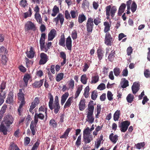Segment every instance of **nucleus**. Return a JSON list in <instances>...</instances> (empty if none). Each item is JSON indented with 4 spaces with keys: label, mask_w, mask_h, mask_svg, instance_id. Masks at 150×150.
I'll return each instance as SVG.
<instances>
[{
    "label": "nucleus",
    "mask_w": 150,
    "mask_h": 150,
    "mask_svg": "<svg viewBox=\"0 0 150 150\" xmlns=\"http://www.w3.org/2000/svg\"><path fill=\"white\" fill-rule=\"evenodd\" d=\"M30 75L28 74H25L23 79V80L20 81L19 82V87L22 88L23 90L27 86L29 80L31 78Z\"/></svg>",
    "instance_id": "1"
},
{
    "label": "nucleus",
    "mask_w": 150,
    "mask_h": 150,
    "mask_svg": "<svg viewBox=\"0 0 150 150\" xmlns=\"http://www.w3.org/2000/svg\"><path fill=\"white\" fill-rule=\"evenodd\" d=\"M94 26L93 18L91 17L88 18L86 24V32L88 35H90L92 32Z\"/></svg>",
    "instance_id": "2"
},
{
    "label": "nucleus",
    "mask_w": 150,
    "mask_h": 150,
    "mask_svg": "<svg viewBox=\"0 0 150 150\" xmlns=\"http://www.w3.org/2000/svg\"><path fill=\"white\" fill-rule=\"evenodd\" d=\"M13 120L12 116L8 114L5 116L3 122L7 127H9L12 124Z\"/></svg>",
    "instance_id": "3"
},
{
    "label": "nucleus",
    "mask_w": 150,
    "mask_h": 150,
    "mask_svg": "<svg viewBox=\"0 0 150 150\" xmlns=\"http://www.w3.org/2000/svg\"><path fill=\"white\" fill-rule=\"evenodd\" d=\"M130 122L128 120H126L122 122L119 127H120V130L122 132H125L127 130L128 127L130 125Z\"/></svg>",
    "instance_id": "4"
},
{
    "label": "nucleus",
    "mask_w": 150,
    "mask_h": 150,
    "mask_svg": "<svg viewBox=\"0 0 150 150\" xmlns=\"http://www.w3.org/2000/svg\"><path fill=\"white\" fill-rule=\"evenodd\" d=\"M36 27L35 25L31 21L27 22L25 25V31L32 30L35 31L36 30Z\"/></svg>",
    "instance_id": "5"
},
{
    "label": "nucleus",
    "mask_w": 150,
    "mask_h": 150,
    "mask_svg": "<svg viewBox=\"0 0 150 150\" xmlns=\"http://www.w3.org/2000/svg\"><path fill=\"white\" fill-rule=\"evenodd\" d=\"M113 38L109 33H106L105 38L104 42L108 46H111L113 42Z\"/></svg>",
    "instance_id": "6"
},
{
    "label": "nucleus",
    "mask_w": 150,
    "mask_h": 150,
    "mask_svg": "<svg viewBox=\"0 0 150 150\" xmlns=\"http://www.w3.org/2000/svg\"><path fill=\"white\" fill-rule=\"evenodd\" d=\"M38 122V119L35 118L33 120H32L31 122L30 126V128L33 135L35 134L36 132L37 131L36 125Z\"/></svg>",
    "instance_id": "7"
},
{
    "label": "nucleus",
    "mask_w": 150,
    "mask_h": 150,
    "mask_svg": "<svg viewBox=\"0 0 150 150\" xmlns=\"http://www.w3.org/2000/svg\"><path fill=\"white\" fill-rule=\"evenodd\" d=\"M13 90L10 91L8 95L6 102L7 103L11 104L14 102V95Z\"/></svg>",
    "instance_id": "8"
},
{
    "label": "nucleus",
    "mask_w": 150,
    "mask_h": 150,
    "mask_svg": "<svg viewBox=\"0 0 150 150\" xmlns=\"http://www.w3.org/2000/svg\"><path fill=\"white\" fill-rule=\"evenodd\" d=\"M40 60L39 64L40 65L45 64L48 59V57L46 54L44 53H41L40 55Z\"/></svg>",
    "instance_id": "9"
},
{
    "label": "nucleus",
    "mask_w": 150,
    "mask_h": 150,
    "mask_svg": "<svg viewBox=\"0 0 150 150\" xmlns=\"http://www.w3.org/2000/svg\"><path fill=\"white\" fill-rule=\"evenodd\" d=\"M49 106L51 110H54V112L56 114L59 112L60 109V106L59 104L53 103Z\"/></svg>",
    "instance_id": "10"
},
{
    "label": "nucleus",
    "mask_w": 150,
    "mask_h": 150,
    "mask_svg": "<svg viewBox=\"0 0 150 150\" xmlns=\"http://www.w3.org/2000/svg\"><path fill=\"white\" fill-rule=\"evenodd\" d=\"M94 108V102L92 100H91L88 105L87 109L88 111L87 115H93Z\"/></svg>",
    "instance_id": "11"
},
{
    "label": "nucleus",
    "mask_w": 150,
    "mask_h": 150,
    "mask_svg": "<svg viewBox=\"0 0 150 150\" xmlns=\"http://www.w3.org/2000/svg\"><path fill=\"white\" fill-rule=\"evenodd\" d=\"M25 95L23 92L22 89H19V92L17 93V96L18 100L21 101L20 103L25 104Z\"/></svg>",
    "instance_id": "12"
},
{
    "label": "nucleus",
    "mask_w": 150,
    "mask_h": 150,
    "mask_svg": "<svg viewBox=\"0 0 150 150\" xmlns=\"http://www.w3.org/2000/svg\"><path fill=\"white\" fill-rule=\"evenodd\" d=\"M46 36V34L45 33H42L41 34L40 40V48L41 50H43L44 48H45Z\"/></svg>",
    "instance_id": "13"
},
{
    "label": "nucleus",
    "mask_w": 150,
    "mask_h": 150,
    "mask_svg": "<svg viewBox=\"0 0 150 150\" xmlns=\"http://www.w3.org/2000/svg\"><path fill=\"white\" fill-rule=\"evenodd\" d=\"M57 34L56 31L54 29H52L48 34V40L52 41L55 37Z\"/></svg>",
    "instance_id": "14"
},
{
    "label": "nucleus",
    "mask_w": 150,
    "mask_h": 150,
    "mask_svg": "<svg viewBox=\"0 0 150 150\" xmlns=\"http://www.w3.org/2000/svg\"><path fill=\"white\" fill-rule=\"evenodd\" d=\"M93 139V136L92 134L83 135V140L85 144L90 143Z\"/></svg>",
    "instance_id": "15"
},
{
    "label": "nucleus",
    "mask_w": 150,
    "mask_h": 150,
    "mask_svg": "<svg viewBox=\"0 0 150 150\" xmlns=\"http://www.w3.org/2000/svg\"><path fill=\"white\" fill-rule=\"evenodd\" d=\"M36 13L35 14V18L40 24H42V19L39 13V10H34Z\"/></svg>",
    "instance_id": "16"
},
{
    "label": "nucleus",
    "mask_w": 150,
    "mask_h": 150,
    "mask_svg": "<svg viewBox=\"0 0 150 150\" xmlns=\"http://www.w3.org/2000/svg\"><path fill=\"white\" fill-rule=\"evenodd\" d=\"M86 100L84 98H81L79 104V108L80 110L83 111L86 107Z\"/></svg>",
    "instance_id": "17"
},
{
    "label": "nucleus",
    "mask_w": 150,
    "mask_h": 150,
    "mask_svg": "<svg viewBox=\"0 0 150 150\" xmlns=\"http://www.w3.org/2000/svg\"><path fill=\"white\" fill-rule=\"evenodd\" d=\"M97 56L99 60H101L104 56V50L101 47H99L97 51Z\"/></svg>",
    "instance_id": "18"
},
{
    "label": "nucleus",
    "mask_w": 150,
    "mask_h": 150,
    "mask_svg": "<svg viewBox=\"0 0 150 150\" xmlns=\"http://www.w3.org/2000/svg\"><path fill=\"white\" fill-rule=\"evenodd\" d=\"M27 54V56L30 59H32L34 57L35 52L33 48L30 47L29 51H27L26 52Z\"/></svg>",
    "instance_id": "19"
},
{
    "label": "nucleus",
    "mask_w": 150,
    "mask_h": 150,
    "mask_svg": "<svg viewBox=\"0 0 150 150\" xmlns=\"http://www.w3.org/2000/svg\"><path fill=\"white\" fill-rule=\"evenodd\" d=\"M139 84L138 83H134L132 87L133 93L135 94L139 89Z\"/></svg>",
    "instance_id": "20"
},
{
    "label": "nucleus",
    "mask_w": 150,
    "mask_h": 150,
    "mask_svg": "<svg viewBox=\"0 0 150 150\" xmlns=\"http://www.w3.org/2000/svg\"><path fill=\"white\" fill-rule=\"evenodd\" d=\"M66 46L67 49L71 50L72 47V41L70 36L68 37L66 40Z\"/></svg>",
    "instance_id": "21"
},
{
    "label": "nucleus",
    "mask_w": 150,
    "mask_h": 150,
    "mask_svg": "<svg viewBox=\"0 0 150 150\" xmlns=\"http://www.w3.org/2000/svg\"><path fill=\"white\" fill-rule=\"evenodd\" d=\"M109 138L113 144H115L118 139V137L117 135H114L113 133H111L109 135Z\"/></svg>",
    "instance_id": "22"
},
{
    "label": "nucleus",
    "mask_w": 150,
    "mask_h": 150,
    "mask_svg": "<svg viewBox=\"0 0 150 150\" xmlns=\"http://www.w3.org/2000/svg\"><path fill=\"white\" fill-rule=\"evenodd\" d=\"M4 124L2 122L0 125V132H2L4 135L7 134L8 129L9 127L5 126Z\"/></svg>",
    "instance_id": "23"
},
{
    "label": "nucleus",
    "mask_w": 150,
    "mask_h": 150,
    "mask_svg": "<svg viewBox=\"0 0 150 150\" xmlns=\"http://www.w3.org/2000/svg\"><path fill=\"white\" fill-rule=\"evenodd\" d=\"M8 58L6 55H2L0 58V63L3 66L6 65Z\"/></svg>",
    "instance_id": "24"
},
{
    "label": "nucleus",
    "mask_w": 150,
    "mask_h": 150,
    "mask_svg": "<svg viewBox=\"0 0 150 150\" xmlns=\"http://www.w3.org/2000/svg\"><path fill=\"white\" fill-rule=\"evenodd\" d=\"M44 82V79L40 80L39 81H36L32 84L34 88H39L42 86Z\"/></svg>",
    "instance_id": "25"
},
{
    "label": "nucleus",
    "mask_w": 150,
    "mask_h": 150,
    "mask_svg": "<svg viewBox=\"0 0 150 150\" xmlns=\"http://www.w3.org/2000/svg\"><path fill=\"white\" fill-rule=\"evenodd\" d=\"M116 10H106V18L109 19L110 18L109 16H111L112 18L115 16Z\"/></svg>",
    "instance_id": "26"
},
{
    "label": "nucleus",
    "mask_w": 150,
    "mask_h": 150,
    "mask_svg": "<svg viewBox=\"0 0 150 150\" xmlns=\"http://www.w3.org/2000/svg\"><path fill=\"white\" fill-rule=\"evenodd\" d=\"M73 97L71 96L68 99L64 106V109H65L70 107L73 102Z\"/></svg>",
    "instance_id": "27"
},
{
    "label": "nucleus",
    "mask_w": 150,
    "mask_h": 150,
    "mask_svg": "<svg viewBox=\"0 0 150 150\" xmlns=\"http://www.w3.org/2000/svg\"><path fill=\"white\" fill-rule=\"evenodd\" d=\"M104 25L105 26L104 31L105 33H108L110 29V27H111V23L109 24V23L106 21L104 22Z\"/></svg>",
    "instance_id": "28"
},
{
    "label": "nucleus",
    "mask_w": 150,
    "mask_h": 150,
    "mask_svg": "<svg viewBox=\"0 0 150 150\" xmlns=\"http://www.w3.org/2000/svg\"><path fill=\"white\" fill-rule=\"evenodd\" d=\"M99 76L97 74H96L95 75L92 76L91 83V84H95L97 83L99 81Z\"/></svg>",
    "instance_id": "29"
},
{
    "label": "nucleus",
    "mask_w": 150,
    "mask_h": 150,
    "mask_svg": "<svg viewBox=\"0 0 150 150\" xmlns=\"http://www.w3.org/2000/svg\"><path fill=\"white\" fill-rule=\"evenodd\" d=\"M69 95V93L68 92H66L64 94H63L61 97V104L63 105L65 102L67 98Z\"/></svg>",
    "instance_id": "30"
},
{
    "label": "nucleus",
    "mask_w": 150,
    "mask_h": 150,
    "mask_svg": "<svg viewBox=\"0 0 150 150\" xmlns=\"http://www.w3.org/2000/svg\"><path fill=\"white\" fill-rule=\"evenodd\" d=\"M60 37L61 38L59 41V45L60 46L64 47L65 46V40L64 34L62 35Z\"/></svg>",
    "instance_id": "31"
},
{
    "label": "nucleus",
    "mask_w": 150,
    "mask_h": 150,
    "mask_svg": "<svg viewBox=\"0 0 150 150\" xmlns=\"http://www.w3.org/2000/svg\"><path fill=\"white\" fill-rule=\"evenodd\" d=\"M86 19V16L83 14H80L79 16L78 21L79 23H81L85 21Z\"/></svg>",
    "instance_id": "32"
},
{
    "label": "nucleus",
    "mask_w": 150,
    "mask_h": 150,
    "mask_svg": "<svg viewBox=\"0 0 150 150\" xmlns=\"http://www.w3.org/2000/svg\"><path fill=\"white\" fill-rule=\"evenodd\" d=\"M88 78H87V75L86 74L82 75L81 77V81L83 84H86L87 83Z\"/></svg>",
    "instance_id": "33"
},
{
    "label": "nucleus",
    "mask_w": 150,
    "mask_h": 150,
    "mask_svg": "<svg viewBox=\"0 0 150 150\" xmlns=\"http://www.w3.org/2000/svg\"><path fill=\"white\" fill-rule=\"evenodd\" d=\"M71 128H68L64 132V134L61 136L60 137V138L61 139L62 138H65L67 139V137L68 136L71 130Z\"/></svg>",
    "instance_id": "34"
},
{
    "label": "nucleus",
    "mask_w": 150,
    "mask_h": 150,
    "mask_svg": "<svg viewBox=\"0 0 150 150\" xmlns=\"http://www.w3.org/2000/svg\"><path fill=\"white\" fill-rule=\"evenodd\" d=\"M5 92L0 93V106L4 102V99L6 97Z\"/></svg>",
    "instance_id": "35"
},
{
    "label": "nucleus",
    "mask_w": 150,
    "mask_h": 150,
    "mask_svg": "<svg viewBox=\"0 0 150 150\" xmlns=\"http://www.w3.org/2000/svg\"><path fill=\"white\" fill-rule=\"evenodd\" d=\"M93 115H87L86 121L88 122L89 123H93L94 121V118L93 116Z\"/></svg>",
    "instance_id": "36"
},
{
    "label": "nucleus",
    "mask_w": 150,
    "mask_h": 150,
    "mask_svg": "<svg viewBox=\"0 0 150 150\" xmlns=\"http://www.w3.org/2000/svg\"><path fill=\"white\" fill-rule=\"evenodd\" d=\"M120 110H117L114 114L113 119L114 121H118L120 118Z\"/></svg>",
    "instance_id": "37"
},
{
    "label": "nucleus",
    "mask_w": 150,
    "mask_h": 150,
    "mask_svg": "<svg viewBox=\"0 0 150 150\" xmlns=\"http://www.w3.org/2000/svg\"><path fill=\"white\" fill-rule=\"evenodd\" d=\"M64 74L63 73H58L56 76V80L57 82H59L63 78Z\"/></svg>",
    "instance_id": "38"
},
{
    "label": "nucleus",
    "mask_w": 150,
    "mask_h": 150,
    "mask_svg": "<svg viewBox=\"0 0 150 150\" xmlns=\"http://www.w3.org/2000/svg\"><path fill=\"white\" fill-rule=\"evenodd\" d=\"M89 3L88 1L85 0L83 1L82 5V8L84 9H87L89 8Z\"/></svg>",
    "instance_id": "39"
},
{
    "label": "nucleus",
    "mask_w": 150,
    "mask_h": 150,
    "mask_svg": "<svg viewBox=\"0 0 150 150\" xmlns=\"http://www.w3.org/2000/svg\"><path fill=\"white\" fill-rule=\"evenodd\" d=\"M49 125L53 128H55L57 127V122L55 121V120L52 119L50 121Z\"/></svg>",
    "instance_id": "40"
},
{
    "label": "nucleus",
    "mask_w": 150,
    "mask_h": 150,
    "mask_svg": "<svg viewBox=\"0 0 150 150\" xmlns=\"http://www.w3.org/2000/svg\"><path fill=\"white\" fill-rule=\"evenodd\" d=\"M8 52L7 49L4 46H2L0 48V55H6Z\"/></svg>",
    "instance_id": "41"
},
{
    "label": "nucleus",
    "mask_w": 150,
    "mask_h": 150,
    "mask_svg": "<svg viewBox=\"0 0 150 150\" xmlns=\"http://www.w3.org/2000/svg\"><path fill=\"white\" fill-rule=\"evenodd\" d=\"M9 149L10 150H20L17 145L13 143H11Z\"/></svg>",
    "instance_id": "42"
},
{
    "label": "nucleus",
    "mask_w": 150,
    "mask_h": 150,
    "mask_svg": "<svg viewBox=\"0 0 150 150\" xmlns=\"http://www.w3.org/2000/svg\"><path fill=\"white\" fill-rule=\"evenodd\" d=\"M103 135L101 134L100 136V138L98 139V141L95 143V146L97 149L100 146L101 144V141L103 139Z\"/></svg>",
    "instance_id": "43"
},
{
    "label": "nucleus",
    "mask_w": 150,
    "mask_h": 150,
    "mask_svg": "<svg viewBox=\"0 0 150 150\" xmlns=\"http://www.w3.org/2000/svg\"><path fill=\"white\" fill-rule=\"evenodd\" d=\"M71 17L72 18H74L78 16V12L77 10H71L70 12Z\"/></svg>",
    "instance_id": "44"
},
{
    "label": "nucleus",
    "mask_w": 150,
    "mask_h": 150,
    "mask_svg": "<svg viewBox=\"0 0 150 150\" xmlns=\"http://www.w3.org/2000/svg\"><path fill=\"white\" fill-rule=\"evenodd\" d=\"M48 98L50 100L48 103V105L49 106L53 103L54 99L53 96L51 93H48Z\"/></svg>",
    "instance_id": "45"
},
{
    "label": "nucleus",
    "mask_w": 150,
    "mask_h": 150,
    "mask_svg": "<svg viewBox=\"0 0 150 150\" xmlns=\"http://www.w3.org/2000/svg\"><path fill=\"white\" fill-rule=\"evenodd\" d=\"M134 98V96L131 94L130 93L127 97L126 99L128 103H131L133 101Z\"/></svg>",
    "instance_id": "46"
},
{
    "label": "nucleus",
    "mask_w": 150,
    "mask_h": 150,
    "mask_svg": "<svg viewBox=\"0 0 150 150\" xmlns=\"http://www.w3.org/2000/svg\"><path fill=\"white\" fill-rule=\"evenodd\" d=\"M7 107V105L6 104H4L3 105L0 111V115L3 116L4 113L6 112Z\"/></svg>",
    "instance_id": "47"
},
{
    "label": "nucleus",
    "mask_w": 150,
    "mask_h": 150,
    "mask_svg": "<svg viewBox=\"0 0 150 150\" xmlns=\"http://www.w3.org/2000/svg\"><path fill=\"white\" fill-rule=\"evenodd\" d=\"M44 115L41 113H40L39 114L35 113L34 119L36 118L38 119V118H39L41 120H42L44 119Z\"/></svg>",
    "instance_id": "48"
},
{
    "label": "nucleus",
    "mask_w": 150,
    "mask_h": 150,
    "mask_svg": "<svg viewBox=\"0 0 150 150\" xmlns=\"http://www.w3.org/2000/svg\"><path fill=\"white\" fill-rule=\"evenodd\" d=\"M113 72L115 76H117L120 75L121 71L119 68L116 67L114 69Z\"/></svg>",
    "instance_id": "49"
},
{
    "label": "nucleus",
    "mask_w": 150,
    "mask_h": 150,
    "mask_svg": "<svg viewBox=\"0 0 150 150\" xmlns=\"http://www.w3.org/2000/svg\"><path fill=\"white\" fill-rule=\"evenodd\" d=\"M69 86V88L71 89H73L74 88V82L72 79H71L68 84Z\"/></svg>",
    "instance_id": "50"
},
{
    "label": "nucleus",
    "mask_w": 150,
    "mask_h": 150,
    "mask_svg": "<svg viewBox=\"0 0 150 150\" xmlns=\"http://www.w3.org/2000/svg\"><path fill=\"white\" fill-rule=\"evenodd\" d=\"M91 132L90 130V128L89 127H87L84 129L83 132V135H90L91 134Z\"/></svg>",
    "instance_id": "51"
},
{
    "label": "nucleus",
    "mask_w": 150,
    "mask_h": 150,
    "mask_svg": "<svg viewBox=\"0 0 150 150\" xmlns=\"http://www.w3.org/2000/svg\"><path fill=\"white\" fill-rule=\"evenodd\" d=\"M82 89V86L79 87L75 94V98H77L79 96L81 91Z\"/></svg>",
    "instance_id": "52"
},
{
    "label": "nucleus",
    "mask_w": 150,
    "mask_h": 150,
    "mask_svg": "<svg viewBox=\"0 0 150 150\" xmlns=\"http://www.w3.org/2000/svg\"><path fill=\"white\" fill-rule=\"evenodd\" d=\"M98 96V93L96 91H93L91 93V98L93 100H96Z\"/></svg>",
    "instance_id": "53"
},
{
    "label": "nucleus",
    "mask_w": 150,
    "mask_h": 150,
    "mask_svg": "<svg viewBox=\"0 0 150 150\" xmlns=\"http://www.w3.org/2000/svg\"><path fill=\"white\" fill-rule=\"evenodd\" d=\"M115 51L114 50H112L111 52L109 54L108 59L109 60L111 61L112 60V59L115 57Z\"/></svg>",
    "instance_id": "54"
},
{
    "label": "nucleus",
    "mask_w": 150,
    "mask_h": 150,
    "mask_svg": "<svg viewBox=\"0 0 150 150\" xmlns=\"http://www.w3.org/2000/svg\"><path fill=\"white\" fill-rule=\"evenodd\" d=\"M81 135H79L77 138V140L75 143V145L78 147L81 144Z\"/></svg>",
    "instance_id": "55"
},
{
    "label": "nucleus",
    "mask_w": 150,
    "mask_h": 150,
    "mask_svg": "<svg viewBox=\"0 0 150 150\" xmlns=\"http://www.w3.org/2000/svg\"><path fill=\"white\" fill-rule=\"evenodd\" d=\"M145 145V144L144 142L138 143L135 144L136 148L138 149H140L141 148L143 147Z\"/></svg>",
    "instance_id": "56"
},
{
    "label": "nucleus",
    "mask_w": 150,
    "mask_h": 150,
    "mask_svg": "<svg viewBox=\"0 0 150 150\" xmlns=\"http://www.w3.org/2000/svg\"><path fill=\"white\" fill-rule=\"evenodd\" d=\"M6 82L4 81H3L0 85L1 91V93H3V90L5 89L6 87Z\"/></svg>",
    "instance_id": "57"
},
{
    "label": "nucleus",
    "mask_w": 150,
    "mask_h": 150,
    "mask_svg": "<svg viewBox=\"0 0 150 150\" xmlns=\"http://www.w3.org/2000/svg\"><path fill=\"white\" fill-rule=\"evenodd\" d=\"M96 25H98L101 23V19L98 17L93 19V23Z\"/></svg>",
    "instance_id": "58"
},
{
    "label": "nucleus",
    "mask_w": 150,
    "mask_h": 150,
    "mask_svg": "<svg viewBox=\"0 0 150 150\" xmlns=\"http://www.w3.org/2000/svg\"><path fill=\"white\" fill-rule=\"evenodd\" d=\"M58 17H59V20L60 21L61 25H62L64 20L63 16L61 14H59L58 15Z\"/></svg>",
    "instance_id": "59"
},
{
    "label": "nucleus",
    "mask_w": 150,
    "mask_h": 150,
    "mask_svg": "<svg viewBox=\"0 0 150 150\" xmlns=\"http://www.w3.org/2000/svg\"><path fill=\"white\" fill-rule=\"evenodd\" d=\"M26 64L27 66V67L28 68L30 67V65L32 64L33 62L32 60H30L28 58L26 57L25 58Z\"/></svg>",
    "instance_id": "60"
},
{
    "label": "nucleus",
    "mask_w": 150,
    "mask_h": 150,
    "mask_svg": "<svg viewBox=\"0 0 150 150\" xmlns=\"http://www.w3.org/2000/svg\"><path fill=\"white\" fill-rule=\"evenodd\" d=\"M32 10H29L28 11L24 13L25 18H26L29 17H30L32 14Z\"/></svg>",
    "instance_id": "61"
},
{
    "label": "nucleus",
    "mask_w": 150,
    "mask_h": 150,
    "mask_svg": "<svg viewBox=\"0 0 150 150\" xmlns=\"http://www.w3.org/2000/svg\"><path fill=\"white\" fill-rule=\"evenodd\" d=\"M107 96L109 100L111 101L112 100L113 94L111 91H108Z\"/></svg>",
    "instance_id": "62"
},
{
    "label": "nucleus",
    "mask_w": 150,
    "mask_h": 150,
    "mask_svg": "<svg viewBox=\"0 0 150 150\" xmlns=\"http://www.w3.org/2000/svg\"><path fill=\"white\" fill-rule=\"evenodd\" d=\"M144 74L146 78H149L150 76V71L148 69H145L144 71Z\"/></svg>",
    "instance_id": "63"
},
{
    "label": "nucleus",
    "mask_w": 150,
    "mask_h": 150,
    "mask_svg": "<svg viewBox=\"0 0 150 150\" xmlns=\"http://www.w3.org/2000/svg\"><path fill=\"white\" fill-rule=\"evenodd\" d=\"M106 88L105 85L104 83H101L98 86L97 88L100 90H102Z\"/></svg>",
    "instance_id": "64"
}]
</instances>
